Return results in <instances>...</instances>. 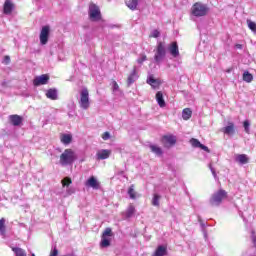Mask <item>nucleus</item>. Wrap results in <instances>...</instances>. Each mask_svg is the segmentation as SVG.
<instances>
[{
  "instance_id": "30",
  "label": "nucleus",
  "mask_w": 256,
  "mask_h": 256,
  "mask_svg": "<svg viewBox=\"0 0 256 256\" xmlns=\"http://www.w3.org/2000/svg\"><path fill=\"white\" fill-rule=\"evenodd\" d=\"M242 78L246 83H251V81H253V74L249 73V71H246L243 73Z\"/></svg>"
},
{
  "instance_id": "18",
  "label": "nucleus",
  "mask_w": 256,
  "mask_h": 256,
  "mask_svg": "<svg viewBox=\"0 0 256 256\" xmlns=\"http://www.w3.org/2000/svg\"><path fill=\"white\" fill-rule=\"evenodd\" d=\"M86 187H92V189H99V182L97 181V178H95V176H91L86 181Z\"/></svg>"
},
{
  "instance_id": "17",
  "label": "nucleus",
  "mask_w": 256,
  "mask_h": 256,
  "mask_svg": "<svg viewBox=\"0 0 256 256\" xmlns=\"http://www.w3.org/2000/svg\"><path fill=\"white\" fill-rule=\"evenodd\" d=\"M15 7V5L13 4V2H11V0H5L4 2V6H3V12L5 15H11V13H13V8Z\"/></svg>"
},
{
  "instance_id": "11",
  "label": "nucleus",
  "mask_w": 256,
  "mask_h": 256,
  "mask_svg": "<svg viewBox=\"0 0 256 256\" xmlns=\"http://www.w3.org/2000/svg\"><path fill=\"white\" fill-rule=\"evenodd\" d=\"M146 83L152 87V89H159L161 87V80L155 78L153 74L148 76Z\"/></svg>"
},
{
  "instance_id": "14",
  "label": "nucleus",
  "mask_w": 256,
  "mask_h": 256,
  "mask_svg": "<svg viewBox=\"0 0 256 256\" xmlns=\"http://www.w3.org/2000/svg\"><path fill=\"white\" fill-rule=\"evenodd\" d=\"M9 121L11 125H14V127H19V125L23 124V117L14 114L9 116Z\"/></svg>"
},
{
  "instance_id": "42",
  "label": "nucleus",
  "mask_w": 256,
  "mask_h": 256,
  "mask_svg": "<svg viewBox=\"0 0 256 256\" xmlns=\"http://www.w3.org/2000/svg\"><path fill=\"white\" fill-rule=\"evenodd\" d=\"M113 91H119V84H117V81H113Z\"/></svg>"
},
{
  "instance_id": "2",
  "label": "nucleus",
  "mask_w": 256,
  "mask_h": 256,
  "mask_svg": "<svg viewBox=\"0 0 256 256\" xmlns=\"http://www.w3.org/2000/svg\"><path fill=\"white\" fill-rule=\"evenodd\" d=\"M207 13H209V7L201 2L194 3L191 8V14L194 17H205Z\"/></svg>"
},
{
  "instance_id": "25",
  "label": "nucleus",
  "mask_w": 256,
  "mask_h": 256,
  "mask_svg": "<svg viewBox=\"0 0 256 256\" xmlns=\"http://www.w3.org/2000/svg\"><path fill=\"white\" fill-rule=\"evenodd\" d=\"M193 115V111L190 110V108H185L182 111V119H184V121H189V118L192 117Z\"/></svg>"
},
{
  "instance_id": "39",
  "label": "nucleus",
  "mask_w": 256,
  "mask_h": 256,
  "mask_svg": "<svg viewBox=\"0 0 256 256\" xmlns=\"http://www.w3.org/2000/svg\"><path fill=\"white\" fill-rule=\"evenodd\" d=\"M110 137H111V134H109V132H104V133L102 134V139H103L104 141H107L108 139H110Z\"/></svg>"
},
{
  "instance_id": "5",
  "label": "nucleus",
  "mask_w": 256,
  "mask_h": 256,
  "mask_svg": "<svg viewBox=\"0 0 256 256\" xmlns=\"http://www.w3.org/2000/svg\"><path fill=\"white\" fill-rule=\"evenodd\" d=\"M80 107L82 109H89L90 102H89V90L87 88H83L80 92Z\"/></svg>"
},
{
  "instance_id": "28",
  "label": "nucleus",
  "mask_w": 256,
  "mask_h": 256,
  "mask_svg": "<svg viewBox=\"0 0 256 256\" xmlns=\"http://www.w3.org/2000/svg\"><path fill=\"white\" fill-rule=\"evenodd\" d=\"M128 195H129L130 199H137V192L135 191V185L134 184H132L128 188Z\"/></svg>"
},
{
  "instance_id": "36",
  "label": "nucleus",
  "mask_w": 256,
  "mask_h": 256,
  "mask_svg": "<svg viewBox=\"0 0 256 256\" xmlns=\"http://www.w3.org/2000/svg\"><path fill=\"white\" fill-rule=\"evenodd\" d=\"M247 25L249 27L250 30L253 31V33H256V23L251 21V20H247Z\"/></svg>"
},
{
  "instance_id": "45",
  "label": "nucleus",
  "mask_w": 256,
  "mask_h": 256,
  "mask_svg": "<svg viewBox=\"0 0 256 256\" xmlns=\"http://www.w3.org/2000/svg\"><path fill=\"white\" fill-rule=\"evenodd\" d=\"M237 49H243V46L241 44L236 45Z\"/></svg>"
},
{
  "instance_id": "43",
  "label": "nucleus",
  "mask_w": 256,
  "mask_h": 256,
  "mask_svg": "<svg viewBox=\"0 0 256 256\" xmlns=\"http://www.w3.org/2000/svg\"><path fill=\"white\" fill-rule=\"evenodd\" d=\"M59 255V250L57 248H54V250L50 253V256H57Z\"/></svg>"
},
{
  "instance_id": "20",
  "label": "nucleus",
  "mask_w": 256,
  "mask_h": 256,
  "mask_svg": "<svg viewBox=\"0 0 256 256\" xmlns=\"http://www.w3.org/2000/svg\"><path fill=\"white\" fill-rule=\"evenodd\" d=\"M236 161L241 165H247V163H249V157L247 154H238L236 156Z\"/></svg>"
},
{
  "instance_id": "31",
  "label": "nucleus",
  "mask_w": 256,
  "mask_h": 256,
  "mask_svg": "<svg viewBox=\"0 0 256 256\" xmlns=\"http://www.w3.org/2000/svg\"><path fill=\"white\" fill-rule=\"evenodd\" d=\"M12 251H14L16 256H27V253L23 248L14 247L12 248Z\"/></svg>"
},
{
  "instance_id": "21",
  "label": "nucleus",
  "mask_w": 256,
  "mask_h": 256,
  "mask_svg": "<svg viewBox=\"0 0 256 256\" xmlns=\"http://www.w3.org/2000/svg\"><path fill=\"white\" fill-rule=\"evenodd\" d=\"M125 3L128 9H131V11H135V9H137V6L139 5V0H126Z\"/></svg>"
},
{
  "instance_id": "15",
  "label": "nucleus",
  "mask_w": 256,
  "mask_h": 256,
  "mask_svg": "<svg viewBox=\"0 0 256 256\" xmlns=\"http://www.w3.org/2000/svg\"><path fill=\"white\" fill-rule=\"evenodd\" d=\"M221 132L224 133V135H235V123L228 122L226 127L221 128Z\"/></svg>"
},
{
  "instance_id": "7",
  "label": "nucleus",
  "mask_w": 256,
  "mask_h": 256,
  "mask_svg": "<svg viewBox=\"0 0 256 256\" xmlns=\"http://www.w3.org/2000/svg\"><path fill=\"white\" fill-rule=\"evenodd\" d=\"M51 33V27L49 25L43 26L40 31V43L41 45H47L49 43V35Z\"/></svg>"
},
{
  "instance_id": "13",
  "label": "nucleus",
  "mask_w": 256,
  "mask_h": 256,
  "mask_svg": "<svg viewBox=\"0 0 256 256\" xmlns=\"http://www.w3.org/2000/svg\"><path fill=\"white\" fill-rule=\"evenodd\" d=\"M168 51L172 57H179V44H177V42L170 43Z\"/></svg>"
},
{
  "instance_id": "44",
  "label": "nucleus",
  "mask_w": 256,
  "mask_h": 256,
  "mask_svg": "<svg viewBox=\"0 0 256 256\" xmlns=\"http://www.w3.org/2000/svg\"><path fill=\"white\" fill-rule=\"evenodd\" d=\"M252 242L254 243V247H256V235L255 234L252 236Z\"/></svg>"
},
{
  "instance_id": "4",
  "label": "nucleus",
  "mask_w": 256,
  "mask_h": 256,
  "mask_svg": "<svg viewBox=\"0 0 256 256\" xmlns=\"http://www.w3.org/2000/svg\"><path fill=\"white\" fill-rule=\"evenodd\" d=\"M165 55H167V51L165 50V43L158 42L156 46V52L154 55V61H156V63L163 61V59H165Z\"/></svg>"
},
{
  "instance_id": "19",
  "label": "nucleus",
  "mask_w": 256,
  "mask_h": 256,
  "mask_svg": "<svg viewBox=\"0 0 256 256\" xmlns=\"http://www.w3.org/2000/svg\"><path fill=\"white\" fill-rule=\"evenodd\" d=\"M167 255V246L160 245L156 248L152 256H165Z\"/></svg>"
},
{
  "instance_id": "40",
  "label": "nucleus",
  "mask_w": 256,
  "mask_h": 256,
  "mask_svg": "<svg viewBox=\"0 0 256 256\" xmlns=\"http://www.w3.org/2000/svg\"><path fill=\"white\" fill-rule=\"evenodd\" d=\"M146 59H147V55H142V57L137 60V63H139L140 65H143V62Z\"/></svg>"
},
{
  "instance_id": "34",
  "label": "nucleus",
  "mask_w": 256,
  "mask_h": 256,
  "mask_svg": "<svg viewBox=\"0 0 256 256\" xmlns=\"http://www.w3.org/2000/svg\"><path fill=\"white\" fill-rule=\"evenodd\" d=\"M102 237H113V230L111 228H106L102 233Z\"/></svg>"
},
{
  "instance_id": "23",
  "label": "nucleus",
  "mask_w": 256,
  "mask_h": 256,
  "mask_svg": "<svg viewBox=\"0 0 256 256\" xmlns=\"http://www.w3.org/2000/svg\"><path fill=\"white\" fill-rule=\"evenodd\" d=\"M60 141L64 145H69V143H71L73 141V136H71V134H62Z\"/></svg>"
},
{
  "instance_id": "9",
  "label": "nucleus",
  "mask_w": 256,
  "mask_h": 256,
  "mask_svg": "<svg viewBox=\"0 0 256 256\" xmlns=\"http://www.w3.org/2000/svg\"><path fill=\"white\" fill-rule=\"evenodd\" d=\"M162 143L164 145V147H173V145H175V143H177V138L173 135H164L162 137Z\"/></svg>"
},
{
  "instance_id": "46",
  "label": "nucleus",
  "mask_w": 256,
  "mask_h": 256,
  "mask_svg": "<svg viewBox=\"0 0 256 256\" xmlns=\"http://www.w3.org/2000/svg\"><path fill=\"white\" fill-rule=\"evenodd\" d=\"M226 73H231V69H228V70L226 71Z\"/></svg>"
},
{
  "instance_id": "1",
  "label": "nucleus",
  "mask_w": 256,
  "mask_h": 256,
  "mask_svg": "<svg viewBox=\"0 0 256 256\" xmlns=\"http://www.w3.org/2000/svg\"><path fill=\"white\" fill-rule=\"evenodd\" d=\"M77 161V154L73 149H65L64 152L60 155V164L65 165H73Z\"/></svg>"
},
{
  "instance_id": "33",
  "label": "nucleus",
  "mask_w": 256,
  "mask_h": 256,
  "mask_svg": "<svg viewBox=\"0 0 256 256\" xmlns=\"http://www.w3.org/2000/svg\"><path fill=\"white\" fill-rule=\"evenodd\" d=\"M6 229H5V218L0 219V234L5 235Z\"/></svg>"
},
{
  "instance_id": "41",
  "label": "nucleus",
  "mask_w": 256,
  "mask_h": 256,
  "mask_svg": "<svg viewBox=\"0 0 256 256\" xmlns=\"http://www.w3.org/2000/svg\"><path fill=\"white\" fill-rule=\"evenodd\" d=\"M243 127H244V129H245V132L246 133H249V121H244V123H243Z\"/></svg>"
},
{
  "instance_id": "24",
  "label": "nucleus",
  "mask_w": 256,
  "mask_h": 256,
  "mask_svg": "<svg viewBox=\"0 0 256 256\" xmlns=\"http://www.w3.org/2000/svg\"><path fill=\"white\" fill-rule=\"evenodd\" d=\"M156 101H157L159 107H165L166 104H165V99L163 98V92L158 91L156 93Z\"/></svg>"
},
{
  "instance_id": "35",
  "label": "nucleus",
  "mask_w": 256,
  "mask_h": 256,
  "mask_svg": "<svg viewBox=\"0 0 256 256\" xmlns=\"http://www.w3.org/2000/svg\"><path fill=\"white\" fill-rule=\"evenodd\" d=\"M71 183H73V180H71V178H69V177H65L62 180V186L63 187H69V185H71Z\"/></svg>"
},
{
  "instance_id": "10",
  "label": "nucleus",
  "mask_w": 256,
  "mask_h": 256,
  "mask_svg": "<svg viewBox=\"0 0 256 256\" xmlns=\"http://www.w3.org/2000/svg\"><path fill=\"white\" fill-rule=\"evenodd\" d=\"M190 144L192 147H194V149H202V151H205L206 153H211L209 147L201 144V142L197 138H191Z\"/></svg>"
},
{
  "instance_id": "38",
  "label": "nucleus",
  "mask_w": 256,
  "mask_h": 256,
  "mask_svg": "<svg viewBox=\"0 0 256 256\" xmlns=\"http://www.w3.org/2000/svg\"><path fill=\"white\" fill-rule=\"evenodd\" d=\"M11 63V57L9 56H4L3 64L4 65H9Z\"/></svg>"
},
{
  "instance_id": "27",
  "label": "nucleus",
  "mask_w": 256,
  "mask_h": 256,
  "mask_svg": "<svg viewBox=\"0 0 256 256\" xmlns=\"http://www.w3.org/2000/svg\"><path fill=\"white\" fill-rule=\"evenodd\" d=\"M125 215L127 219H130V217H133V215H135V206L133 204H129L128 208L126 209Z\"/></svg>"
},
{
  "instance_id": "3",
  "label": "nucleus",
  "mask_w": 256,
  "mask_h": 256,
  "mask_svg": "<svg viewBox=\"0 0 256 256\" xmlns=\"http://www.w3.org/2000/svg\"><path fill=\"white\" fill-rule=\"evenodd\" d=\"M88 15L91 21H101V9L95 3H90Z\"/></svg>"
},
{
  "instance_id": "16",
  "label": "nucleus",
  "mask_w": 256,
  "mask_h": 256,
  "mask_svg": "<svg viewBox=\"0 0 256 256\" xmlns=\"http://www.w3.org/2000/svg\"><path fill=\"white\" fill-rule=\"evenodd\" d=\"M138 75H137V68H133L132 72L129 74L128 78H127V86L131 87V85H133V83H135V81H137L138 79Z\"/></svg>"
},
{
  "instance_id": "8",
  "label": "nucleus",
  "mask_w": 256,
  "mask_h": 256,
  "mask_svg": "<svg viewBox=\"0 0 256 256\" xmlns=\"http://www.w3.org/2000/svg\"><path fill=\"white\" fill-rule=\"evenodd\" d=\"M49 83V76L48 74H42L40 76H37L33 80L34 87H39L41 85H47Z\"/></svg>"
},
{
  "instance_id": "37",
  "label": "nucleus",
  "mask_w": 256,
  "mask_h": 256,
  "mask_svg": "<svg viewBox=\"0 0 256 256\" xmlns=\"http://www.w3.org/2000/svg\"><path fill=\"white\" fill-rule=\"evenodd\" d=\"M161 32H159V30H153V32L150 34V38H154L157 39L158 37H160Z\"/></svg>"
},
{
  "instance_id": "26",
  "label": "nucleus",
  "mask_w": 256,
  "mask_h": 256,
  "mask_svg": "<svg viewBox=\"0 0 256 256\" xmlns=\"http://www.w3.org/2000/svg\"><path fill=\"white\" fill-rule=\"evenodd\" d=\"M150 151H152V153H155V155H158V157H161V155H163V149H161V147L157 145H150Z\"/></svg>"
},
{
  "instance_id": "29",
  "label": "nucleus",
  "mask_w": 256,
  "mask_h": 256,
  "mask_svg": "<svg viewBox=\"0 0 256 256\" xmlns=\"http://www.w3.org/2000/svg\"><path fill=\"white\" fill-rule=\"evenodd\" d=\"M111 246V240L107 237L102 236L101 242H100V247H110Z\"/></svg>"
},
{
  "instance_id": "12",
  "label": "nucleus",
  "mask_w": 256,
  "mask_h": 256,
  "mask_svg": "<svg viewBox=\"0 0 256 256\" xmlns=\"http://www.w3.org/2000/svg\"><path fill=\"white\" fill-rule=\"evenodd\" d=\"M109 157H111V150H109V149L99 150L96 153V159L98 161H103L105 159H109Z\"/></svg>"
},
{
  "instance_id": "32",
  "label": "nucleus",
  "mask_w": 256,
  "mask_h": 256,
  "mask_svg": "<svg viewBox=\"0 0 256 256\" xmlns=\"http://www.w3.org/2000/svg\"><path fill=\"white\" fill-rule=\"evenodd\" d=\"M160 199H161V195H159V194H154V195H153V198H152V205H153L154 207H159V205H160V203H159Z\"/></svg>"
},
{
  "instance_id": "22",
  "label": "nucleus",
  "mask_w": 256,
  "mask_h": 256,
  "mask_svg": "<svg viewBox=\"0 0 256 256\" xmlns=\"http://www.w3.org/2000/svg\"><path fill=\"white\" fill-rule=\"evenodd\" d=\"M46 97L52 101H57V90L53 88L48 89L46 92Z\"/></svg>"
},
{
  "instance_id": "6",
  "label": "nucleus",
  "mask_w": 256,
  "mask_h": 256,
  "mask_svg": "<svg viewBox=\"0 0 256 256\" xmlns=\"http://www.w3.org/2000/svg\"><path fill=\"white\" fill-rule=\"evenodd\" d=\"M223 199H227V192L225 190H219L210 199L211 205H221Z\"/></svg>"
}]
</instances>
